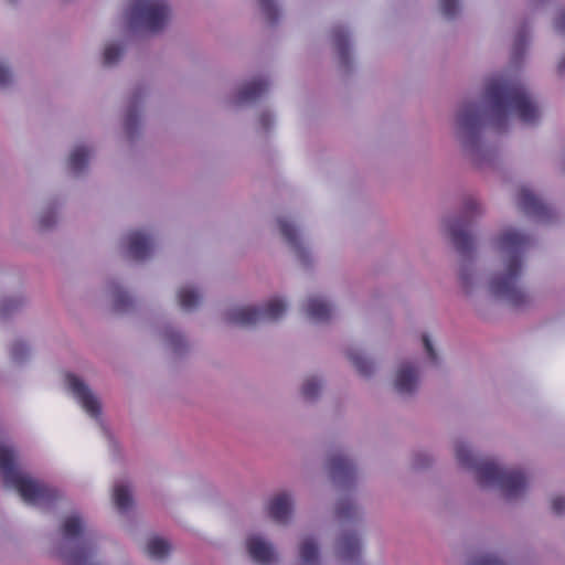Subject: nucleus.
<instances>
[{
	"mask_svg": "<svg viewBox=\"0 0 565 565\" xmlns=\"http://www.w3.org/2000/svg\"><path fill=\"white\" fill-rule=\"evenodd\" d=\"M530 245V237L514 228L504 230L495 239V247L504 260V271L492 277L491 292L513 307L523 306L526 294L518 287L522 271V255Z\"/></svg>",
	"mask_w": 565,
	"mask_h": 565,
	"instance_id": "f257e3e1",
	"label": "nucleus"
},
{
	"mask_svg": "<svg viewBox=\"0 0 565 565\" xmlns=\"http://www.w3.org/2000/svg\"><path fill=\"white\" fill-rule=\"evenodd\" d=\"M484 95L498 121L505 119L508 111L514 113L524 124H534L539 118L537 107L519 82L502 77L491 78Z\"/></svg>",
	"mask_w": 565,
	"mask_h": 565,
	"instance_id": "f03ea898",
	"label": "nucleus"
},
{
	"mask_svg": "<svg viewBox=\"0 0 565 565\" xmlns=\"http://www.w3.org/2000/svg\"><path fill=\"white\" fill-rule=\"evenodd\" d=\"M456 458L461 466L476 469L480 486H498L507 499L516 498L526 489V478L521 470L502 468L492 460L477 462L465 444L456 446Z\"/></svg>",
	"mask_w": 565,
	"mask_h": 565,
	"instance_id": "7ed1b4c3",
	"label": "nucleus"
},
{
	"mask_svg": "<svg viewBox=\"0 0 565 565\" xmlns=\"http://www.w3.org/2000/svg\"><path fill=\"white\" fill-rule=\"evenodd\" d=\"M14 459V451L6 445H0V475L4 484L15 489L24 502L50 507L61 498L57 489L18 471Z\"/></svg>",
	"mask_w": 565,
	"mask_h": 565,
	"instance_id": "20e7f679",
	"label": "nucleus"
},
{
	"mask_svg": "<svg viewBox=\"0 0 565 565\" xmlns=\"http://www.w3.org/2000/svg\"><path fill=\"white\" fill-rule=\"evenodd\" d=\"M286 303L278 298L269 300L264 308L236 307L226 312V320L230 323L241 327H252L263 321H276L286 311Z\"/></svg>",
	"mask_w": 565,
	"mask_h": 565,
	"instance_id": "39448f33",
	"label": "nucleus"
},
{
	"mask_svg": "<svg viewBox=\"0 0 565 565\" xmlns=\"http://www.w3.org/2000/svg\"><path fill=\"white\" fill-rule=\"evenodd\" d=\"M170 18V8L163 0H135L130 8L131 24H141L149 32H159Z\"/></svg>",
	"mask_w": 565,
	"mask_h": 565,
	"instance_id": "423d86ee",
	"label": "nucleus"
},
{
	"mask_svg": "<svg viewBox=\"0 0 565 565\" xmlns=\"http://www.w3.org/2000/svg\"><path fill=\"white\" fill-rule=\"evenodd\" d=\"M479 213V204L475 199H468L465 204V215L461 218L449 222L448 230L456 249L466 255L472 249V239L467 230L471 218Z\"/></svg>",
	"mask_w": 565,
	"mask_h": 565,
	"instance_id": "0eeeda50",
	"label": "nucleus"
},
{
	"mask_svg": "<svg viewBox=\"0 0 565 565\" xmlns=\"http://www.w3.org/2000/svg\"><path fill=\"white\" fill-rule=\"evenodd\" d=\"M68 388L81 403L85 412L92 417H98L100 414V405L96 396L81 381L77 376L70 374L67 375Z\"/></svg>",
	"mask_w": 565,
	"mask_h": 565,
	"instance_id": "6e6552de",
	"label": "nucleus"
},
{
	"mask_svg": "<svg viewBox=\"0 0 565 565\" xmlns=\"http://www.w3.org/2000/svg\"><path fill=\"white\" fill-rule=\"evenodd\" d=\"M518 206L525 214L535 216L543 221L547 220L551 213V209L525 186L521 188L519 191Z\"/></svg>",
	"mask_w": 565,
	"mask_h": 565,
	"instance_id": "1a4fd4ad",
	"label": "nucleus"
},
{
	"mask_svg": "<svg viewBox=\"0 0 565 565\" xmlns=\"http://www.w3.org/2000/svg\"><path fill=\"white\" fill-rule=\"evenodd\" d=\"M247 551L252 559L259 565H271L276 562V553L273 546L262 537L253 535L247 539Z\"/></svg>",
	"mask_w": 565,
	"mask_h": 565,
	"instance_id": "9d476101",
	"label": "nucleus"
},
{
	"mask_svg": "<svg viewBox=\"0 0 565 565\" xmlns=\"http://www.w3.org/2000/svg\"><path fill=\"white\" fill-rule=\"evenodd\" d=\"M481 121V110L475 103L465 104L458 114V126L462 132L475 135L478 131Z\"/></svg>",
	"mask_w": 565,
	"mask_h": 565,
	"instance_id": "9b49d317",
	"label": "nucleus"
},
{
	"mask_svg": "<svg viewBox=\"0 0 565 565\" xmlns=\"http://www.w3.org/2000/svg\"><path fill=\"white\" fill-rule=\"evenodd\" d=\"M292 511V501L290 497L282 492L270 499L267 505L268 515L277 523H286Z\"/></svg>",
	"mask_w": 565,
	"mask_h": 565,
	"instance_id": "f8f14e48",
	"label": "nucleus"
},
{
	"mask_svg": "<svg viewBox=\"0 0 565 565\" xmlns=\"http://www.w3.org/2000/svg\"><path fill=\"white\" fill-rule=\"evenodd\" d=\"M128 253L135 260H143L152 250V243L150 237L140 231L131 232L128 237Z\"/></svg>",
	"mask_w": 565,
	"mask_h": 565,
	"instance_id": "ddd939ff",
	"label": "nucleus"
},
{
	"mask_svg": "<svg viewBox=\"0 0 565 565\" xmlns=\"http://www.w3.org/2000/svg\"><path fill=\"white\" fill-rule=\"evenodd\" d=\"M418 383V373L414 365L402 364L396 372L394 386L401 394H411L415 391Z\"/></svg>",
	"mask_w": 565,
	"mask_h": 565,
	"instance_id": "4468645a",
	"label": "nucleus"
},
{
	"mask_svg": "<svg viewBox=\"0 0 565 565\" xmlns=\"http://www.w3.org/2000/svg\"><path fill=\"white\" fill-rule=\"evenodd\" d=\"M329 469L333 480L350 481L353 479L355 469L350 459L341 454L332 455L329 459Z\"/></svg>",
	"mask_w": 565,
	"mask_h": 565,
	"instance_id": "2eb2a0df",
	"label": "nucleus"
},
{
	"mask_svg": "<svg viewBox=\"0 0 565 565\" xmlns=\"http://www.w3.org/2000/svg\"><path fill=\"white\" fill-rule=\"evenodd\" d=\"M337 553L338 556L344 562L358 559L361 554V543L356 534H342L338 540Z\"/></svg>",
	"mask_w": 565,
	"mask_h": 565,
	"instance_id": "dca6fc26",
	"label": "nucleus"
},
{
	"mask_svg": "<svg viewBox=\"0 0 565 565\" xmlns=\"http://www.w3.org/2000/svg\"><path fill=\"white\" fill-rule=\"evenodd\" d=\"M331 307L318 297L309 298L306 305L307 316L315 321H327L331 316Z\"/></svg>",
	"mask_w": 565,
	"mask_h": 565,
	"instance_id": "f3484780",
	"label": "nucleus"
},
{
	"mask_svg": "<svg viewBox=\"0 0 565 565\" xmlns=\"http://www.w3.org/2000/svg\"><path fill=\"white\" fill-rule=\"evenodd\" d=\"M278 225L285 241L295 249L300 259H305L306 250L300 245L296 227L285 218H279Z\"/></svg>",
	"mask_w": 565,
	"mask_h": 565,
	"instance_id": "a211bd4d",
	"label": "nucleus"
},
{
	"mask_svg": "<svg viewBox=\"0 0 565 565\" xmlns=\"http://www.w3.org/2000/svg\"><path fill=\"white\" fill-rule=\"evenodd\" d=\"M268 89V82L255 79L245 84L238 92V100L242 103L253 102L260 97Z\"/></svg>",
	"mask_w": 565,
	"mask_h": 565,
	"instance_id": "6ab92c4d",
	"label": "nucleus"
},
{
	"mask_svg": "<svg viewBox=\"0 0 565 565\" xmlns=\"http://www.w3.org/2000/svg\"><path fill=\"white\" fill-rule=\"evenodd\" d=\"M332 40L341 63L347 65L349 62V36L347 31L342 28L333 29Z\"/></svg>",
	"mask_w": 565,
	"mask_h": 565,
	"instance_id": "aec40b11",
	"label": "nucleus"
},
{
	"mask_svg": "<svg viewBox=\"0 0 565 565\" xmlns=\"http://www.w3.org/2000/svg\"><path fill=\"white\" fill-rule=\"evenodd\" d=\"M170 551H171V546H170L169 542L161 537H158V536L151 537L148 541L147 547H146V553L151 558H154V559L164 558L166 556H168Z\"/></svg>",
	"mask_w": 565,
	"mask_h": 565,
	"instance_id": "412c9836",
	"label": "nucleus"
},
{
	"mask_svg": "<svg viewBox=\"0 0 565 565\" xmlns=\"http://www.w3.org/2000/svg\"><path fill=\"white\" fill-rule=\"evenodd\" d=\"M299 554L303 565L318 564L319 551L313 539L307 537L301 542Z\"/></svg>",
	"mask_w": 565,
	"mask_h": 565,
	"instance_id": "4be33fe9",
	"label": "nucleus"
},
{
	"mask_svg": "<svg viewBox=\"0 0 565 565\" xmlns=\"http://www.w3.org/2000/svg\"><path fill=\"white\" fill-rule=\"evenodd\" d=\"M89 151L85 147L75 148L68 159L70 170L77 174L81 173L87 166Z\"/></svg>",
	"mask_w": 565,
	"mask_h": 565,
	"instance_id": "5701e85b",
	"label": "nucleus"
},
{
	"mask_svg": "<svg viewBox=\"0 0 565 565\" xmlns=\"http://www.w3.org/2000/svg\"><path fill=\"white\" fill-rule=\"evenodd\" d=\"M113 497L116 508L121 512L128 510L132 504L130 491L124 484L115 486Z\"/></svg>",
	"mask_w": 565,
	"mask_h": 565,
	"instance_id": "b1692460",
	"label": "nucleus"
},
{
	"mask_svg": "<svg viewBox=\"0 0 565 565\" xmlns=\"http://www.w3.org/2000/svg\"><path fill=\"white\" fill-rule=\"evenodd\" d=\"M179 305L183 310L190 311L200 302L199 294L189 287H183L178 292Z\"/></svg>",
	"mask_w": 565,
	"mask_h": 565,
	"instance_id": "393cba45",
	"label": "nucleus"
},
{
	"mask_svg": "<svg viewBox=\"0 0 565 565\" xmlns=\"http://www.w3.org/2000/svg\"><path fill=\"white\" fill-rule=\"evenodd\" d=\"M83 530V523L79 516H67L62 525V533L66 539L77 537Z\"/></svg>",
	"mask_w": 565,
	"mask_h": 565,
	"instance_id": "a878e982",
	"label": "nucleus"
},
{
	"mask_svg": "<svg viewBox=\"0 0 565 565\" xmlns=\"http://www.w3.org/2000/svg\"><path fill=\"white\" fill-rule=\"evenodd\" d=\"M348 359L361 375L367 376L373 372V363L356 351H349Z\"/></svg>",
	"mask_w": 565,
	"mask_h": 565,
	"instance_id": "bb28decb",
	"label": "nucleus"
},
{
	"mask_svg": "<svg viewBox=\"0 0 565 565\" xmlns=\"http://www.w3.org/2000/svg\"><path fill=\"white\" fill-rule=\"evenodd\" d=\"M358 516L356 507L347 499L340 500L337 507V518L340 521L352 520Z\"/></svg>",
	"mask_w": 565,
	"mask_h": 565,
	"instance_id": "cd10ccee",
	"label": "nucleus"
},
{
	"mask_svg": "<svg viewBox=\"0 0 565 565\" xmlns=\"http://www.w3.org/2000/svg\"><path fill=\"white\" fill-rule=\"evenodd\" d=\"M320 390H321L320 383L316 379L311 377V379L306 380V382L303 383L301 393L306 399L310 401V399H315L318 396Z\"/></svg>",
	"mask_w": 565,
	"mask_h": 565,
	"instance_id": "c85d7f7f",
	"label": "nucleus"
},
{
	"mask_svg": "<svg viewBox=\"0 0 565 565\" xmlns=\"http://www.w3.org/2000/svg\"><path fill=\"white\" fill-rule=\"evenodd\" d=\"M122 50L116 44H109L104 50V65L111 66L121 57Z\"/></svg>",
	"mask_w": 565,
	"mask_h": 565,
	"instance_id": "c756f323",
	"label": "nucleus"
},
{
	"mask_svg": "<svg viewBox=\"0 0 565 565\" xmlns=\"http://www.w3.org/2000/svg\"><path fill=\"white\" fill-rule=\"evenodd\" d=\"M259 7L270 23H275L278 19V9L274 0H258Z\"/></svg>",
	"mask_w": 565,
	"mask_h": 565,
	"instance_id": "7c9ffc66",
	"label": "nucleus"
},
{
	"mask_svg": "<svg viewBox=\"0 0 565 565\" xmlns=\"http://www.w3.org/2000/svg\"><path fill=\"white\" fill-rule=\"evenodd\" d=\"M440 9L447 19H452L458 13V0H440Z\"/></svg>",
	"mask_w": 565,
	"mask_h": 565,
	"instance_id": "2f4dec72",
	"label": "nucleus"
},
{
	"mask_svg": "<svg viewBox=\"0 0 565 565\" xmlns=\"http://www.w3.org/2000/svg\"><path fill=\"white\" fill-rule=\"evenodd\" d=\"M131 303V300L128 296V294L124 290H116L115 292V309L117 311H124L128 308V306Z\"/></svg>",
	"mask_w": 565,
	"mask_h": 565,
	"instance_id": "473e14b6",
	"label": "nucleus"
},
{
	"mask_svg": "<svg viewBox=\"0 0 565 565\" xmlns=\"http://www.w3.org/2000/svg\"><path fill=\"white\" fill-rule=\"evenodd\" d=\"M28 347L22 341H17L11 348V356L14 361H22L28 355Z\"/></svg>",
	"mask_w": 565,
	"mask_h": 565,
	"instance_id": "72a5a7b5",
	"label": "nucleus"
},
{
	"mask_svg": "<svg viewBox=\"0 0 565 565\" xmlns=\"http://www.w3.org/2000/svg\"><path fill=\"white\" fill-rule=\"evenodd\" d=\"M166 337L175 352L179 351L183 345V337L180 333L175 331H169L167 332Z\"/></svg>",
	"mask_w": 565,
	"mask_h": 565,
	"instance_id": "f704fd0d",
	"label": "nucleus"
},
{
	"mask_svg": "<svg viewBox=\"0 0 565 565\" xmlns=\"http://www.w3.org/2000/svg\"><path fill=\"white\" fill-rule=\"evenodd\" d=\"M555 26L559 31H565V11L561 12L559 15L557 17ZM558 72H565V57L562 58V61L558 64Z\"/></svg>",
	"mask_w": 565,
	"mask_h": 565,
	"instance_id": "c9c22d12",
	"label": "nucleus"
},
{
	"mask_svg": "<svg viewBox=\"0 0 565 565\" xmlns=\"http://www.w3.org/2000/svg\"><path fill=\"white\" fill-rule=\"evenodd\" d=\"M473 565H505V564L493 555H484V556L477 558Z\"/></svg>",
	"mask_w": 565,
	"mask_h": 565,
	"instance_id": "e433bc0d",
	"label": "nucleus"
},
{
	"mask_svg": "<svg viewBox=\"0 0 565 565\" xmlns=\"http://www.w3.org/2000/svg\"><path fill=\"white\" fill-rule=\"evenodd\" d=\"M423 343H424V348H425V351L427 353V355L429 356V359L433 361V362H436L437 361V353L433 347V343L429 339L428 335L424 334L423 335Z\"/></svg>",
	"mask_w": 565,
	"mask_h": 565,
	"instance_id": "4c0bfd02",
	"label": "nucleus"
},
{
	"mask_svg": "<svg viewBox=\"0 0 565 565\" xmlns=\"http://www.w3.org/2000/svg\"><path fill=\"white\" fill-rule=\"evenodd\" d=\"M137 122H138V117L137 115L131 110L127 114L126 116V119H125V128H126V131L130 135L132 134V130L135 129V127L137 126Z\"/></svg>",
	"mask_w": 565,
	"mask_h": 565,
	"instance_id": "58836bf2",
	"label": "nucleus"
},
{
	"mask_svg": "<svg viewBox=\"0 0 565 565\" xmlns=\"http://www.w3.org/2000/svg\"><path fill=\"white\" fill-rule=\"evenodd\" d=\"M552 510L555 514L559 515L565 511V498L555 497L552 499Z\"/></svg>",
	"mask_w": 565,
	"mask_h": 565,
	"instance_id": "ea45409f",
	"label": "nucleus"
},
{
	"mask_svg": "<svg viewBox=\"0 0 565 565\" xmlns=\"http://www.w3.org/2000/svg\"><path fill=\"white\" fill-rule=\"evenodd\" d=\"M12 81V75L10 73V71L3 66L2 64H0V87H4L7 85H9Z\"/></svg>",
	"mask_w": 565,
	"mask_h": 565,
	"instance_id": "a19ab883",
	"label": "nucleus"
},
{
	"mask_svg": "<svg viewBox=\"0 0 565 565\" xmlns=\"http://www.w3.org/2000/svg\"><path fill=\"white\" fill-rule=\"evenodd\" d=\"M55 223V216L53 213L43 214L40 218V226L42 228H49Z\"/></svg>",
	"mask_w": 565,
	"mask_h": 565,
	"instance_id": "79ce46f5",
	"label": "nucleus"
},
{
	"mask_svg": "<svg viewBox=\"0 0 565 565\" xmlns=\"http://www.w3.org/2000/svg\"><path fill=\"white\" fill-rule=\"evenodd\" d=\"M259 124L264 129H268L273 124L271 116L267 113L262 114L259 117Z\"/></svg>",
	"mask_w": 565,
	"mask_h": 565,
	"instance_id": "37998d69",
	"label": "nucleus"
},
{
	"mask_svg": "<svg viewBox=\"0 0 565 565\" xmlns=\"http://www.w3.org/2000/svg\"><path fill=\"white\" fill-rule=\"evenodd\" d=\"M525 45H526V39H525V36L522 35L515 41V44H514L515 53L516 54L522 53L525 49Z\"/></svg>",
	"mask_w": 565,
	"mask_h": 565,
	"instance_id": "c03bdc74",
	"label": "nucleus"
},
{
	"mask_svg": "<svg viewBox=\"0 0 565 565\" xmlns=\"http://www.w3.org/2000/svg\"><path fill=\"white\" fill-rule=\"evenodd\" d=\"M11 306V301L9 303L4 302L2 306H1V311H7L8 308Z\"/></svg>",
	"mask_w": 565,
	"mask_h": 565,
	"instance_id": "a18cd8bd",
	"label": "nucleus"
},
{
	"mask_svg": "<svg viewBox=\"0 0 565 565\" xmlns=\"http://www.w3.org/2000/svg\"><path fill=\"white\" fill-rule=\"evenodd\" d=\"M461 279H462L463 282H466L467 278H466V276L463 274H461Z\"/></svg>",
	"mask_w": 565,
	"mask_h": 565,
	"instance_id": "49530a36",
	"label": "nucleus"
}]
</instances>
